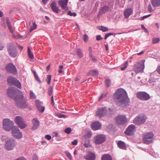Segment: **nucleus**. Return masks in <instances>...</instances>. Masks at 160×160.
Instances as JSON below:
<instances>
[{"label": "nucleus", "mask_w": 160, "mask_h": 160, "mask_svg": "<svg viewBox=\"0 0 160 160\" xmlns=\"http://www.w3.org/2000/svg\"><path fill=\"white\" fill-rule=\"evenodd\" d=\"M114 97L117 99L116 102L118 105L121 107H125L129 105L130 99L126 92L124 89H118L114 94Z\"/></svg>", "instance_id": "f257e3e1"}, {"label": "nucleus", "mask_w": 160, "mask_h": 160, "mask_svg": "<svg viewBox=\"0 0 160 160\" xmlns=\"http://www.w3.org/2000/svg\"><path fill=\"white\" fill-rule=\"evenodd\" d=\"M15 104L19 108H24L28 106L26 98L22 95H17L14 98Z\"/></svg>", "instance_id": "f03ea898"}, {"label": "nucleus", "mask_w": 160, "mask_h": 160, "mask_svg": "<svg viewBox=\"0 0 160 160\" xmlns=\"http://www.w3.org/2000/svg\"><path fill=\"white\" fill-rule=\"evenodd\" d=\"M144 62V61L142 60L135 64L133 67V70L136 73H138L143 72L145 68Z\"/></svg>", "instance_id": "7ed1b4c3"}, {"label": "nucleus", "mask_w": 160, "mask_h": 160, "mask_svg": "<svg viewBox=\"0 0 160 160\" xmlns=\"http://www.w3.org/2000/svg\"><path fill=\"white\" fill-rule=\"evenodd\" d=\"M14 126V123L12 121L8 118H5L3 119V127L6 130L9 131L12 130Z\"/></svg>", "instance_id": "20e7f679"}, {"label": "nucleus", "mask_w": 160, "mask_h": 160, "mask_svg": "<svg viewBox=\"0 0 160 160\" xmlns=\"http://www.w3.org/2000/svg\"><path fill=\"white\" fill-rule=\"evenodd\" d=\"M153 134L152 132H149L144 134L143 138V140L144 143L149 144L153 141Z\"/></svg>", "instance_id": "39448f33"}, {"label": "nucleus", "mask_w": 160, "mask_h": 160, "mask_svg": "<svg viewBox=\"0 0 160 160\" xmlns=\"http://www.w3.org/2000/svg\"><path fill=\"white\" fill-rule=\"evenodd\" d=\"M8 50L9 55L12 57L15 58L17 55L18 51L13 44H10V45H8Z\"/></svg>", "instance_id": "423d86ee"}, {"label": "nucleus", "mask_w": 160, "mask_h": 160, "mask_svg": "<svg viewBox=\"0 0 160 160\" xmlns=\"http://www.w3.org/2000/svg\"><path fill=\"white\" fill-rule=\"evenodd\" d=\"M7 82L9 84L15 85L19 88H21V84L19 81L15 77L9 76L7 78Z\"/></svg>", "instance_id": "0eeeda50"}, {"label": "nucleus", "mask_w": 160, "mask_h": 160, "mask_svg": "<svg viewBox=\"0 0 160 160\" xmlns=\"http://www.w3.org/2000/svg\"><path fill=\"white\" fill-rule=\"evenodd\" d=\"M146 117L145 115H140L135 117L133 120V122L137 125H140L143 124L146 121Z\"/></svg>", "instance_id": "6e6552de"}, {"label": "nucleus", "mask_w": 160, "mask_h": 160, "mask_svg": "<svg viewBox=\"0 0 160 160\" xmlns=\"http://www.w3.org/2000/svg\"><path fill=\"white\" fill-rule=\"evenodd\" d=\"M138 98L141 100L147 101L150 98V96L148 93L145 92H139L136 94Z\"/></svg>", "instance_id": "1a4fd4ad"}, {"label": "nucleus", "mask_w": 160, "mask_h": 160, "mask_svg": "<svg viewBox=\"0 0 160 160\" xmlns=\"http://www.w3.org/2000/svg\"><path fill=\"white\" fill-rule=\"evenodd\" d=\"M16 145L15 142L13 138H10L6 142L5 147L7 150H11L13 149Z\"/></svg>", "instance_id": "9d476101"}, {"label": "nucleus", "mask_w": 160, "mask_h": 160, "mask_svg": "<svg viewBox=\"0 0 160 160\" xmlns=\"http://www.w3.org/2000/svg\"><path fill=\"white\" fill-rule=\"evenodd\" d=\"M11 130L12 134L14 138L17 139H20L22 137V133L20 132L17 127H13Z\"/></svg>", "instance_id": "9b49d317"}, {"label": "nucleus", "mask_w": 160, "mask_h": 160, "mask_svg": "<svg viewBox=\"0 0 160 160\" xmlns=\"http://www.w3.org/2000/svg\"><path fill=\"white\" fill-rule=\"evenodd\" d=\"M106 137L103 134H98L94 139V143L97 144H100L103 143L105 140Z\"/></svg>", "instance_id": "f8f14e48"}, {"label": "nucleus", "mask_w": 160, "mask_h": 160, "mask_svg": "<svg viewBox=\"0 0 160 160\" xmlns=\"http://www.w3.org/2000/svg\"><path fill=\"white\" fill-rule=\"evenodd\" d=\"M116 121L119 125H122L128 122V118L126 116L124 115H120L117 116L116 118Z\"/></svg>", "instance_id": "ddd939ff"}, {"label": "nucleus", "mask_w": 160, "mask_h": 160, "mask_svg": "<svg viewBox=\"0 0 160 160\" xmlns=\"http://www.w3.org/2000/svg\"><path fill=\"white\" fill-rule=\"evenodd\" d=\"M6 69L7 72L14 74H16L17 72L16 67L12 63L7 64L6 66Z\"/></svg>", "instance_id": "4468645a"}, {"label": "nucleus", "mask_w": 160, "mask_h": 160, "mask_svg": "<svg viewBox=\"0 0 160 160\" xmlns=\"http://www.w3.org/2000/svg\"><path fill=\"white\" fill-rule=\"evenodd\" d=\"M15 121L20 128H25L27 125L24 122L22 118L19 116H17L15 119Z\"/></svg>", "instance_id": "2eb2a0df"}, {"label": "nucleus", "mask_w": 160, "mask_h": 160, "mask_svg": "<svg viewBox=\"0 0 160 160\" xmlns=\"http://www.w3.org/2000/svg\"><path fill=\"white\" fill-rule=\"evenodd\" d=\"M135 129L136 127L134 125H131L128 127L125 132L128 135H132L135 131Z\"/></svg>", "instance_id": "dca6fc26"}, {"label": "nucleus", "mask_w": 160, "mask_h": 160, "mask_svg": "<svg viewBox=\"0 0 160 160\" xmlns=\"http://www.w3.org/2000/svg\"><path fill=\"white\" fill-rule=\"evenodd\" d=\"M18 91V90L15 88L10 87L8 88L7 93L10 97L13 98Z\"/></svg>", "instance_id": "f3484780"}, {"label": "nucleus", "mask_w": 160, "mask_h": 160, "mask_svg": "<svg viewBox=\"0 0 160 160\" xmlns=\"http://www.w3.org/2000/svg\"><path fill=\"white\" fill-rule=\"evenodd\" d=\"M106 112L107 110L106 108L105 107H102L98 109L96 114L97 116L100 118H102L106 115Z\"/></svg>", "instance_id": "a211bd4d"}, {"label": "nucleus", "mask_w": 160, "mask_h": 160, "mask_svg": "<svg viewBox=\"0 0 160 160\" xmlns=\"http://www.w3.org/2000/svg\"><path fill=\"white\" fill-rule=\"evenodd\" d=\"M91 127L92 130L96 131L100 128L101 127V124L99 122L96 121L92 123Z\"/></svg>", "instance_id": "6ab92c4d"}, {"label": "nucleus", "mask_w": 160, "mask_h": 160, "mask_svg": "<svg viewBox=\"0 0 160 160\" xmlns=\"http://www.w3.org/2000/svg\"><path fill=\"white\" fill-rule=\"evenodd\" d=\"M95 157L94 153L90 152L88 155L84 156V158L86 160H94Z\"/></svg>", "instance_id": "aec40b11"}, {"label": "nucleus", "mask_w": 160, "mask_h": 160, "mask_svg": "<svg viewBox=\"0 0 160 160\" xmlns=\"http://www.w3.org/2000/svg\"><path fill=\"white\" fill-rule=\"evenodd\" d=\"M32 129L35 130L37 129L39 125V122L37 118H33L32 120Z\"/></svg>", "instance_id": "412c9836"}, {"label": "nucleus", "mask_w": 160, "mask_h": 160, "mask_svg": "<svg viewBox=\"0 0 160 160\" xmlns=\"http://www.w3.org/2000/svg\"><path fill=\"white\" fill-rule=\"evenodd\" d=\"M68 2L63 0H60L58 1V4L62 8L65 10H67V6Z\"/></svg>", "instance_id": "4be33fe9"}, {"label": "nucleus", "mask_w": 160, "mask_h": 160, "mask_svg": "<svg viewBox=\"0 0 160 160\" xmlns=\"http://www.w3.org/2000/svg\"><path fill=\"white\" fill-rule=\"evenodd\" d=\"M51 8L52 11L56 13H58L59 11L58 8L55 1L52 2L50 4Z\"/></svg>", "instance_id": "5701e85b"}, {"label": "nucleus", "mask_w": 160, "mask_h": 160, "mask_svg": "<svg viewBox=\"0 0 160 160\" xmlns=\"http://www.w3.org/2000/svg\"><path fill=\"white\" fill-rule=\"evenodd\" d=\"M133 10L131 8L126 9L124 12V15L126 18H128L132 13Z\"/></svg>", "instance_id": "b1692460"}, {"label": "nucleus", "mask_w": 160, "mask_h": 160, "mask_svg": "<svg viewBox=\"0 0 160 160\" xmlns=\"http://www.w3.org/2000/svg\"><path fill=\"white\" fill-rule=\"evenodd\" d=\"M109 10V8L108 6H105L101 8L99 12V14L102 15L105 13Z\"/></svg>", "instance_id": "393cba45"}, {"label": "nucleus", "mask_w": 160, "mask_h": 160, "mask_svg": "<svg viewBox=\"0 0 160 160\" xmlns=\"http://www.w3.org/2000/svg\"><path fill=\"white\" fill-rule=\"evenodd\" d=\"M151 3L153 7L160 6V0H152Z\"/></svg>", "instance_id": "a878e982"}, {"label": "nucleus", "mask_w": 160, "mask_h": 160, "mask_svg": "<svg viewBox=\"0 0 160 160\" xmlns=\"http://www.w3.org/2000/svg\"><path fill=\"white\" fill-rule=\"evenodd\" d=\"M117 145L118 147L121 149H126L125 144L123 142L121 141H119L117 143Z\"/></svg>", "instance_id": "bb28decb"}, {"label": "nucleus", "mask_w": 160, "mask_h": 160, "mask_svg": "<svg viewBox=\"0 0 160 160\" xmlns=\"http://www.w3.org/2000/svg\"><path fill=\"white\" fill-rule=\"evenodd\" d=\"M101 160H112V158L110 155L108 154H106L102 156Z\"/></svg>", "instance_id": "cd10ccee"}, {"label": "nucleus", "mask_w": 160, "mask_h": 160, "mask_svg": "<svg viewBox=\"0 0 160 160\" xmlns=\"http://www.w3.org/2000/svg\"><path fill=\"white\" fill-rule=\"evenodd\" d=\"M6 20L7 24V25L8 28L9 29L10 32L11 33H13V32L12 29V26L10 22L9 21V18H6Z\"/></svg>", "instance_id": "c85d7f7f"}, {"label": "nucleus", "mask_w": 160, "mask_h": 160, "mask_svg": "<svg viewBox=\"0 0 160 160\" xmlns=\"http://www.w3.org/2000/svg\"><path fill=\"white\" fill-rule=\"evenodd\" d=\"M28 53L29 58L31 59H33L34 58L33 53L31 51V50L29 47H28Z\"/></svg>", "instance_id": "c756f323"}, {"label": "nucleus", "mask_w": 160, "mask_h": 160, "mask_svg": "<svg viewBox=\"0 0 160 160\" xmlns=\"http://www.w3.org/2000/svg\"><path fill=\"white\" fill-rule=\"evenodd\" d=\"M98 28L99 30L102 31L103 32H106L108 30V28L103 26L99 27Z\"/></svg>", "instance_id": "7c9ffc66"}, {"label": "nucleus", "mask_w": 160, "mask_h": 160, "mask_svg": "<svg viewBox=\"0 0 160 160\" xmlns=\"http://www.w3.org/2000/svg\"><path fill=\"white\" fill-rule=\"evenodd\" d=\"M30 98L32 99H35L36 98V95L32 91H30Z\"/></svg>", "instance_id": "2f4dec72"}, {"label": "nucleus", "mask_w": 160, "mask_h": 160, "mask_svg": "<svg viewBox=\"0 0 160 160\" xmlns=\"http://www.w3.org/2000/svg\"><path fill=\"white\" fill-rule=\"evenodd\" d=\"M92 132L90 131H88L84 135L85 138H89L92 135Z\"/></svg>", "instance_id": "473e14b6"}, {"label": "nucleus", "mask_w": 160, "mask_h": 160, "mask_svg": "<svg viewBox=\"0 0 160 160\" xmlns=\"http://www.w3.org/2000/svg\"><path fill=\"white\" fill-rule=\"evenodd\" d=\"M77 55L79 58H81L82 57L83 55L82 53L81 50L80 49H78L77 51Z\"/></svg>", "instance_id": "72a5a7b5"}, {"label": "nucleus", "mask_w": 160, "mask_h": 160, "mask_svg": "<svg viewBox=\"0 0 160 160\" xmlns=\"http://www.w3.org/2000/svg\"><path fill=\"white\" fill-rule=\"evenodd\" d=\"M37 108L39 112L41 113L43 112L45 110V107L43 106H40Z\"/></svg>", "instance_id": "f704fd0d"}, {"label": "nucleus", "mask_w": 160, "mask_h": 160, "mask_svg": "<svg viewBox=\"0 0 160 160\" xmlns=\"http://www.w3.org/2000/svg\"><path fill=\"white\" fill-rule=\"evenodd\" d=\"M90 73L92 76H97L98 75V71L96 70H93L90 71Z\"/></svg>", "instance_id": "c9c22d12"}, {"label": "nucleus", "mask_w": 160, "mask_h": 160, "mask_svg": "<svg viewBox=\"0 0 160 160\" xmlns=\"http://www.w3.org/2000/svg\"><path fill=\"white\" fill-rule=\"evenodd\" d=\"M37 27V25L35 22H33V26L31 27L30 29V32H31L33 30L36 29Z\"/></svg>", "instance_id": "e433bc0d"}, {"label": "nucleus", "mask_w": 160, "mask_h": 160, "mask_svg": "<svg viewBox=\"0 0 160 160\" xmlns=\"http://www.w3.org/2000/svg\"><path fill=\"white\" fill-rule=\"evenodd\" d=\"M105 83L107 87H108L110 86L111 81H110V80L109 79H108V78L106 79L105 80Z\"/></svg>", "instance_id": "4c0bfd02"}, {"label": "nucleus", "mask_w": 160, "mask_h": 160, "mask_svg": "<svg viewBox=\"0 0 160 160\" xmlns=\"http://www.w3.org/2000/svg\"><path fill=\"white\" fill-rule=\"evenodd\" d=\"M151 14H149L147 15H145L143 17H140L139 18H138V20H143L145 19L146 18L150 16H151Z\"/></svg>", "instance_id": "58836bf2"}, {"label": "nucleus", "mask_w": 160, "mask_h": 160, "mask_svg": "<svg viewBox=\"0 0 160 160\" xmlns=\"http://www.w3.org/2000/svg\"><path fill=\"white\" fill-rule=\"evenodd\" d=\"M53 91V87L50 86L48 90V93L49 95L51 96L52 94Z\"/></svg>", "instance_id": "ea45409f"}, {"label": "nucleus", "mask_w": 160, "mask_h": 160, "mask_svg": "<svg viewBox=\"0 0 160 160\" xmlns=\"http://www.w3.org/2000/svg\"><path fill=\"white\" fill-rule=\"evenodd\" d=\"M128 62H126L123 65V66L121 67V69L122 71L124 70L127 68V66H128Z\"/></svg>", "instance_id": "a19ab883"}, {"label": "nucleus", "mask_w": 160, "mask_h": 160, "mask_svg": "<svg viewBox=\"0 0 160 160\" xmlns=\"http://www.w3.org/2000/svg\"><path fill=\"white\" fill-rule=\"evenodd\" d=\"M160 41V38H154L152 39V43H156Z\"/></svg>", "instance_id": "79ce46f5"}, {"label": "nucleus", "mask_w": 160, "mask_h": 160, "mask_svg": "<svg viewBox=\"0 0 160 160\" xmlns=\"http://www.w3.org/2000/svg\"><path fill=\"white\" fill-rule=\"evenodd\" d=\"M114 34L115 35V34H116L114 33H113V32H109V33H107V34H105V35L104 39H107V38L110 35H113Z\"/></svg>", "instance_id": "37998d69"}, {"label": "nucleus", "mask_w": 160, "mask_h": 160, "mask_svg": "<svg viewBox=\"0 0 160 160\" xmlns=\"http://www.w3.org/2000/svg\"><path fill=\"white\" fill-rule=\"evenodd\" d=\"M41 102L39 100H36L35 101V104L37 108L41 106Z\"/></svg>", "instance_id": "c03bdc74"}, {"label": "nucleus", "mask_w": 160, "mask_h": 160, "mask_svg": "<svg viewBox=\"0 0 160 160\" xmlns=\"http://www.w3.org/2000/svg\"><path fill=\"white\" fill-rule=\"evenodd\" d=\"M72 129L70 128H68L64 130V132L67 134H69L71 133Z\"/></svg>", "instance_id": "a18cd8bd"}, {"label": "nucleus", "mask_w": 160, "mask_h": 160, "mask_svg": "<svg viewBox=\"0 0 160 160\" xmlns=\"http://www.w3.org/2000/svg\"><path fill=\"white\" fill-rule=\"evenodd\" d=\"M65 153L67 156L70 159H72V157L70 153L68 151H66L65 152Z\"/></svg>", "instance_id": "49530a36"}, {"label": "nucleus", "mask_w": 160, "mask_h": 160, "mask_svg": "<svg viewBox=\"0 0 160 160\" xmlns=\"http://www.w3.org/2000/svg\"><path fill=\"white\" fill-rule=\"evenodd\" d=\"M107 95V93H102V94L99 98H98V101H100L101 99H102L103 98L105 97Z\"/></svg>", "instance_id": "de8ad7c7"}, {"label": "nucleus", "mask_w": 160, "mask_h": 160, "mask_svg": "<svg viewBox=\"0 0 160 160\" xmlns=\"http://www.w3.org/2000/svg\"><path fill=\"white\" fill-rule=\"evenodd\" d=\"M158 78H154L151 77L150 78L148 81V82L150 83H151L152 82H155L156 80Z\"/></svg>", "instance_id": "09e8293b"}, {"label": "nucleus", "mask_w": 160, "mask_h": 160, "mask_svg": "<svg viewBox=\"0 0 160 160\" xmlns=\"http://www.w3.org/2000/svg\"><path fill=\"white\" fill-rule=\"evenodd\" d=\"M51 76L50 75H49L47 76V82L48 85H50L51 83Z\"/></svg>", "instance_id": "8fccbe9b"}, {"label": "nucleus", "mask_w": 160, "mask_h": 160, "mask_svg": "<svg viewBox=\"0 0 160 160\" xmlns=\"http://www.w3.org/2000/svg\"><path fill=\"white\" fill-rule=\"evenodd\" d=\"M68 14L70 16H73L75 17L76 16V14L75 12H72L70 11L68 12Z\"/></svg>", "instance_id": "3c124183"}, {"label": "nucleus", "mask_w": 160, "mask_h": 160, "mask_svg": "<svg viewBox=\"0 0 160 160\" xmlns=\"http://www.w3.org/2000/svg\"><path fill=\"white\" fill-rule=\"evenodd\" d=\"M34 76L35 77V78L39 82H40L41 81L40 79L38 78V76L36 74V73L35 71H34Z\"/></svg>", "instance_id": "603ef678"}, {"label": "nucleus", "mask_w": 160, "mask_h": 160, "mask_svg": "<svg viewBox=\"0 0 160 160\" xmlns=\"http://www.w3.org/2000/svg\"><path fill=\"white\" fill-rule=\"evenodd\" d=\"M88 39V36L86 34L83 35V40L84 42H86Z\"/></svg>", "instance_id": "864d4df0"}, {"label": "nucleus", "mask_w": 160, "mask_h": 160, "mask_svg": "<svg viewBox=\"0 0 160 160\" xmlns=\"http://www.w3.org/2000/svg\"><path fill=\"white\" fill-rule=\"evenodd\" d=\"M148 10L150 12H151L153 11L152 8L151 4H149L148 6Z\"/></svg>", "instance_id": "5fc2aeb1"}, {"label": "nucleus", "mask_w": 160, "mask_h": 160, "mask_svg": "<svg viewBox=\"0 0 160 160\" xmlns=\"http://www.w3.org/2000/svg\"><path fill=\"white\" fill-rule=\"evenodd\" d=\"M45 138L48 140H50L51 139V136L50 135L48 134L46 135L45 136Z\"/></svg>", "instance_id": "6e6d98bb"}, {"label": "nucleus", "mask_w": 160, "mask_h": 160, "mask_svg": "<svg viewBox=\"0 0 160 160\" xmlns=\"http://www.w3.org/2000/svg\"><path fill=\"white\" fill-rule=\"evenodd\" d=\"M102 38L101 36L100 35H98L96 36V39L98 41H99L102 39Z\"/></svg>", "instance_id": "4d7b16f0"}, {"label": "nucleus", "mask_w": 160, "mask_h": 160, "mask_svg": "<svg viewBox=\"0 0 160 160\" xmlns=\"http://www.w3.org/2000/svg\"><path fill=\"white\" fill-rule=\"evenodd\" d=\"M90 56V57L91 58H92V60L93 62H96V59L94 58L92 55V54H90L89 55Z\"/></svg>", "instance_id": "13d9d810"}, {"label": "nucleus", "mask_w": 160, "mask_h": 160, "mask_svg": "<svg viewBox=\"0 0 160 160\" xmlns=\"http://www.w3.org/2000/svg\"><path fill=\"white\" fill-rule=\"evenodd\" d=\"M88 141L87 142H85L84 144V145H83L84 146V147H88L90 146L89 142V140H88Z\"/></svg>", "instance_id": "bf43d9fd"}, {"label": "nucleus", "mask_w": 160, "mask_h": 160, "mask_svg": "<svg viewBox=\"0 0 160 160\" xmlns=\"http://www.w3.org/2000/svg\"><path fill=\"white\" fill-rule=\"evenodd\" d=\"M72 144L73 145H76L78 143V141L77 140L75 139L72 141Z\"/></svg>", "instance_id": "052dcab7"}, {"label": "nucleus", "mask_w": 160, "mask_h": 160, "mask_svg": "<svg viewBox=\"0 0 160 160\" xmlns=\"http://www.w3.org/2000/svg\"><path fill=\"white\" fill-rule=\"evenodd\" d=\"M38 160V156L34 154L32 158V160Z\"/></svg>", "instance_id": "680f3d73"}, {"label": "nucleus", "mask_w": 160, "mask_h": 160, "mask_svg": "<svg viewBox=\"0 0 160 160\" xmlns=\"http://www.w3.org/2000/svg\"><path fill=\"white\" fill-rule=\"evenodd\" d=\"M59 117H60V118H66V117H67L66 116L64 115H63V114H60L59 116Z\"/></svg>", "instance_id": "e2e57ef3"}, {"label": "nucleus", "mask_w": 160, "mask_h": 160, "mask_svg": "<svg viewBox=\"0 0 160 160\" xmlns=\"http://www.w3.org/2000/svg\"><path fill=\"white\" fill-rule=\"evenodd\" d=\"M157 70L158 73L160 74V65L158 67Z\"/></svg>", "instance_id": "0e129e2a"}, {"label": "nucleus", "mask_w": 160, "mask_h": 160, "mask_svg": "<svg viewBox=\"0 0 160 160\" xmlns=\"http://www.w3.org/2000/svg\"><path fill=\"white\" fill-rule=\"evenodd\" d=\"M3 46L2 45V43L0 42V50H2L3 49Z\"/></svg>", "instance_id": "69168bd1"}, {"label": "nucleus", "mask_w": 160, "mask_h": 160, "mask_svg": "<svg viewBox=\"0 0 160 160\" xmlns=\"http://www.w3.org/2000/svg\"><path fill=\"white\" fill-rule=\"evenodd\" d=\"M142 28L145 31H147V30L145 28L144 25L142 24L141 25Z\"/></svg>", "instance_id": "338daca9"}, {"label": "nucleus", "mask_w": 160, "mask_h": 160, "mask_svg": "<svg viewBox=\"0 0 160 160\" xmlns=\"http://www.w3.org/2000/svg\"><path fill=\"white\" fill-rule=\"evenodd\" d=\"M48 0H42V2L44 4H46Z\"/></svg>", "instance_id": "774afa93"}]
</instances>
